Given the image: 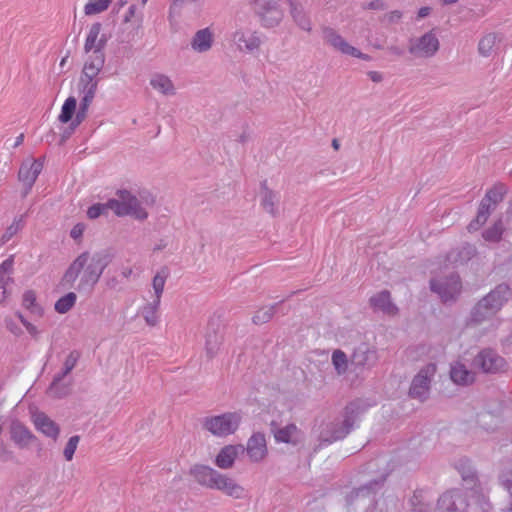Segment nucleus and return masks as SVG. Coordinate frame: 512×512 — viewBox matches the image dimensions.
Segmentation results:
<instances>
[{"mask_svg":"<svg viewBox=\"0 0 512 512\" xmlns=\"http://www.w3.org/2000/svg\"><path fill=\"white\" fill-rule=\"evenodd\" d=\"M112 258L113 255L109 250L97 251L92 255L89 252H83L70 264L62 281L72 287L82 273L77 290L92 289Z\"/></svg>","mask_w":512,"mask_h":512,"instance_id":"nucleus-1","label":"nucleus"},{"mask_svg":"<svg viewBox=\"0 0 512 512\" xmlns=\"http://www.w3.org/2000/svg\"><path fill=\"white\" fill-rule=\"evenodd\" d=\"M190 474L199 485L221 491L234 499H241L245 495V489L234 479L209 466L195 465L190 469Z\"/></svg>","mask_w":512,"mask_h":512,"instance_id":"nucleus-2","label":"nucleus"},{"mask_svg":"<svg viewBox=\"0 0 512 512\" xmlns=\"http://www.w3.org/2000/svg\"><path fill=\"white\" fill-rule=\"evenodd\" d=\"M360 412V404L356 401L350 402L343 410L341 421L328 423L320 432L319 440L324 444H331L345 438L353 428L356 418Z\"/></svg>","mask_w":512,"mask_h":512,"instance_id":"nucleus-3","label":"nucleus"},{"mask_svg":"<svg viewBox=\"0 0 512 512\" xmlns=\"http://www.w3.org/2000/svg\"><path fill=\"white\" fill-rule=\"evenodd\" d=\"M511 296L509 285L502 283L484 296L473 308L472 319L479 323L496 314Z\"/></svg>","mask_w":512,"mask_h":512,"instance_id":"nucleus-4","label":"nucleus"},{"mask_svg":"<svg viewBox=\"0 0 512 512\" xmlns=\"http://www.w3.org/2000/svg\"><path fill=\"white\" fill-rule=\"evenodd\" d=\"M117 198L109 199L108 205L117 216L130 215L138 220H144L148 213L136 196L127 190H118Z\"/></svg>","mask_w":512,"mask_h":512,"instance_id":"nucleus-5","label":"nucleus"},{"mask_svg":"<svg viewBox=\"0 0 512 512\" xmlns=\"http://www.w3.org/2000/svg\"><path fill=\"white\" fill-rule=\"evenodd\" d=\"M242 416L238 412H227L221 415L206 417L203 427L217 437L233 434L239 427Z\"/></svg>","mask_w":512,"mask_h":512,"instance_id":"nucleus-6","label":"nucleus"},{"mask_svg":"<svg viewBox=\"0 0 512 512\" xmlns=\"http://www.w3.org/2000/svg\"><path fill=\"white\" fill-rule=\"evenodd\" d=\"M232 41L239 52L256 54L264 42V36L257 30L240 27L232 34Z\"/></svg>","mask_w":512,"mask_h":512,"instance_id":"nucleus-7","label":"nucleus"},{"mask_svg":"<svg viewBox=\"0 0 512 512\" xmlns=\"http://www.w3.org/2000/svg\"><path fill=\"white\" fill-rule=\"evenodd\" d=\"M437 371L434 363H429L422 367L414 376L409 389V395L414 399L424 401L428 399L431 381Z\"/></svg>","mask_w":512,"mask_h":512,"instance_id":"nucleus-8","label":"nucleus"},{"mask_svg":"<svg viewBox=\"0 0 512 512\" xmlns=\"http://www.w3.org/2000/svg\"><path fill=\"white\" fill-rule=\"evenodd\" d=\"M254 11L265 28L278 26L284 16L282 9L274 0H255Z\"/></svg>","mask_w":512,"mask_h":512,"instance_id":"nucleus-9","label":"nucleus"},{"mask_svg":"<svg viewBox=\"0 0 512 512\" xmlns=\"http://www.w3.org/2000/svg\"><path fill=\"white\" fill-rule=\"evenodd\" d=\"M439 40L435 33L429 31L420 37L409 40V52L417 58L433 57L439 50Z\"/></svg>","mask_w":512,"mask_h":512,"instance_id":"nucleus-10","label":"nucleus"},{"mask_svg":"<svg viewBox=\"0 0 512 512\" xmlns=\"http://www.w3.org/2000/svg\"><path fill=\"white\" fill-rule=\"evenodd\" d=\"M506 361L493 349L481 350L473 360V366L484 373L495 374L505 369Z\"/></svg>","mask_w":512,"mask_h":512,"instance_id":"nucleus-11","label":"nucleus"},{"mask_svg":"<svg viewBox=\"0 0 512 512\" xmlns=\"http://www.w3.org/2000/svg\"><path fill=\"white\" fill-rule=\"evenodd\" d=\"M430 288L433 292L437 293L444 302L453 300L461 291L460 277L452 273L443 279H432L430 281Z\"/></svg>","mask_w":512,"mask_h":512,"instance_id":"nucleus-12","label":"nucleus"},{"mask_svg":"<svg viewBox=\"0 0 512 512\" xmlns=\"http://www.w3.org/2000/svg\"><path fill=\"white\" fill-rule=\"evenodd\" d=\"M466 508L467 503L462 492L451 490L439 498L435 512H466Z\"/></svg>","mask_w":512,"mask_h":512,"instance_id":"nucleus-13","label":"nucleus"},{"mask_svg":"<svg viewBox=\"0 0 512 512\" xmlns=\"http://www.w3.org/2000/svg\"><path fill=\"white\" fill-rule=\"evenodd\" d=\"M378 352L375 347L367 343L358 345L351 355V364L356 368L370 369L378 362Z\"/></svg>","mask_w":512,"mask_h":512,"instance_id":"nucleus-14","label":"nucleus"},{"mask_svg":"<svg viewBox=\"0 0 512 512\" xmlns=\"http://www.w3.org/2000/svg\"><path fill=\"white\" fill-rule=\"evenodd\" d=\"M11 441L17 448L25 450L29 449L34 443L38 441L37 437L19 421H13L9 428Z\"/></svg>","mask_w":512,"mask_h":512,"instance_id":"nucleus-15","label":"nucleus"},{"mask_svg":"<svg viewBox=\"0 0 512 512\" xmlns=\"http://www.w3.org/2000/svg\"><path fill=\"white\" fill-rule=\"evenodd\" d=\"M42 169L43 163L39 160L26 161L21 165L18 179L25 186L24 196L30 192Z\"/></svg>","mask_w":512,"mask_h":512,"instance_id":"nucleus-16","label":"nucleus"},{"mask_svg":"<svg viewBox=\"0 0 512 512\" xmlns=\"http://www.w3.org/2000/svg\"><path fill=\"white\" fill-rule=\"evenodd\" d=\"M105 63V54L99 49L97 51H91L88 59L86 60L83 68V75L80 78V82H86L91 80L92 82H98L96 76L102 70Z\"/></svg>","mask_w":512,"mask_h":512,"instance_id":"nucleus-17","label":"nucleus"},{"mask_svg":"<svg viewBox=\"0 0 512 512\" xmlns=\"http://www.w3.org/2000/svg\"><path fill=\"white\" fill-rule=\"evenodd\" d=\"M271 430L276 442L297 445L301 441V431L293 423L284 427H278L275 423H272Z\"/></svg>","mask_w":512,"mask_h":512,"instance_id":"nucleus-18","label":"nucleus"},{"mask_svg":"<svg viewBox=\"0 0 512 512\" xmlns=\"http://www.w3.org/2000/svg\"><path fill=\"white\" fill-rule=\"evenodd\" d=\"M102 25L99 22H96L91 25L88 35L86 37V41L84 44L85 53H90L91 51H97L98 48L101 52H104V48L107 44V37L105 34L100 35Z\"/></svg>","mask_w":512,"mask_h":512,"instance_id":"nucleus-19","label":"nucleus"},{"mask_svg":"<svg viewBox=\"0 0 512 512\" xmlns=\"http://www.w3.org/2000/svg\"><path fill=\"white\" fill-rule=\"evenodd\" d=\"M247 454L251 461L259 462L267 455L266 439L262 433H254L247 442Z\"/></svg>","mask_w":512,"mask_h":512,"instance_id":"nucleus-20","label":"nucleus"},{"mask_svg":"<svg viewBox=\"0 0 512 512\" xmlns=\"http://www.w3.org/2000/svg\"><path fill=\"white\" fill-rule=\"evenodd\" d=\"M279 200V193L269 189L267 187V181L264 180L261 183L260 192V205L263 210L272 216H276L278 213Z\"/></svg>","mask_w":512,"mask_h":512,"instance_id":"nucleus-21","label":"nucleus"},{"mask_svg":"<svg viewBox=\"0 0 512 512\" xmlns=\"http://www.w3.org/2000/svg\"><path fill=\"white\" fill-rule=\"evenodd\" d=\"M244 450L243 445H227L216 456L215 464L221 469H229L233 466L237 456Z\"/></svg>","mask_w":512,"mask_h":512,"instance_id":"nucleus-22","label":"nucleus"},{"mask_svg":"<svg viewBox=\"0 0 512 512\" xmlns=\"http://www.w3.org/2000/svg\"><path fill=\"white\" fill-rule=\"evenodd\" d=\"M322 37L325 43L343 54L348 55L352 48V45H350L335 29L331 27H322Z\"/></svg>","mask_w":512,"mask_h":512,"instance_id":"nucleus-23","label":"nucleus"},{"mask_svg":"<svg viewBox=\"0 0 512 512\" xmlns=\"http://www.w3.org/2000/svg\"><path fill=\"white\" fill-rule=\"evenodd\" d=\"M369 303L374 310H378L387 315H395L398 308L392 303L390 292L383 290L369 299Z\"/></svg>","mask_w":512,"mask_h":512,"instance_id":"nucleus-24","label":"nucleus"},{"mask_svg":"<svg viewBox=\"0 0 512 512\" xmlns=\"http://www.w3.org/2000/svg\"><path fill=\"white\" fill-rule=\"evenodd\" d=\"M289 9L290 15L295 22V24L302 30L310 32L312 29L311 20L308 14L305 12L303 5L297 0H286Z\"/></svg>","mask_w":512,"mask_h":512,"instance_id":"nucleus-25","label":"nucleus"},{"mask_svg":"<svg viewBox=\"0 0 512 512\" xmlns=\"http://www.w3.org/2000/svg\"><path fill=\"white\" fill-rule=\"evenodd\" d=\"M66 378L67 377H61L59 374H56L53 377V380L47 389L49 397L60 399L71 393L73 382L71 379Z\"/></svg>","mask_w":512,"mask_h":512,"instance_id":"nucleus-26","label":"nucleus"},{"mask_svg":"<svg viewBox=\"0 0 512 512\" xmlns=\"http://www.w3.org/2000/svg\"><path fill=\"white\" fill-rule=\"evenodd\" d=\"M223 334L218 328L209 327L205 336V353L209 359L214 358L223 344Z\"/></svg>","mask_w":512,"mask_h":512,"instance_id":"nucleus-27","label":"nucleus"},{"mask_svg":"<svg viewBox=\"0 0 512 512\" xmlns=\"http://www.w3.org/2000/svg\"><path fill=\"white\" fill-rule=\"evenodd\" d=\"M214 37L209 28L198 30L191 40V48L197 53H204L211 49Z\"/></svg>","mask_w":512,"mask_h":512,"instance_id":"nucleus-28","label":"nucleus"},{"mask_svg":"<svg viewBox=\"0 0 512 512\" xmlns=\"http://www.w3.org/2000/svg\"><path fill=\"white\" fill-rule=\"evenodd\" d=\"M33 423L37 430L47 437L56 439L59 435V426L44 413H36L33 416Z\"/></svg>","mask_w":512,"mask_h":512,"instance_id":"nucleus-29","label":"nucleus"},{"mask_svg":"<svg viewBox=\"0 0 512 512\" xmlns=\"http://www.w3.org/2000/svg\"><path fill=\"white\" fill-rule=\"evenodd\" d=\"M150 85L153 89L165 96H173L176 94V88L172 80L165 74H153L150 78Z\"/></svg>","mask_w":512,"mask_h":512,"instance_id":"nucleus-30","label":"nucleus"},{"mask_svg":"<svg viewBox=\"0 0 512 512\" xmlns=\"http://www.w3.org/2000/svg\"><path fill=\"white\" fill-rule=\"evenodd\" d=\"M496 209V207L486 201L483 197L478 208V212L476 218L470 222L468 225V230L470 232L478 230L482 225H484L489 218L490 214Z\"/></svg>","mask_w":512,"mask_h":512,"instance_id":"nucleus-31","label":"nucleus"},{"mask_svg":"<svg viewBox=\"0 0 512 512\" xmlns=\"http://www.w3.org/2000/svg\"><path fill=\"white\" fill-rule=\"evenodd\" d=\"M450 377L453 382L459 385H467L474 381V373L459 362L451 366Z\"/></svg>","mask_w":512,"mask_h":512,"instance_id":"nucleus-32","label":"nucleus"},{"mask_svg":"<svg viewBox=\"0 0 512 512\" xmlns=\"http://www.w3.org/2000/svg\"><path fill=\"white\" fill-rule=\"evenodd\" d=\"M161 300L152 298V301L146 303L139 309V314L144 318L149 326H156L159 322L158 310Z\"/></svg>","mask_w":512,"mask_h":512,"instance_id":"nucleus-33","label":"nucleus"},{"mask_svg":"<svg viewBox=\"0 0 512 512\" xmlns=\"http://www.w3.org/2000/svg\"><path fill=\"white\" fill-rule=\"evenodd\" d=\"M500 42V37L497 33L490 32L484 35L478 43L479 54L483 57H489L496 52L497 44Z\"/></svg>","mask_w":512,"mask_h":512,"instance_id":"nucleus-34","label":"nucleus"},{"mask_svg":"<svg viewBox=\"0 0 512 512\" xmlns=\"http://www.w3.org/2000/svg\"><path fill=\"white\" fill-rule=\"evenodd\" d=\"M169 275H170V272L167 267L160 268L157 271V273L154 275V277L152 279V288L154 291V295H153L154 299L161 300V297H162V294L164 291V286H165L166 280L169 277Z\"/></svg>","mask_w":512,"mask_h":512,"instance_id":"nucleus-35","label":"nucleus"},{"mask_svg":"<svg viewBox=\"0 0 512 512\" xmlns=\"http://www.w3.org/2000/svg\"><path fill=\"white\" fill-rule=\"evenodd\" d=\"M80 84L82 85V88L80 90V92L82 94V98H81L79 106L88 109L95 97L97 87H98V82H92L91 80H86V82L85 81L80 82Z\"/></svg>","mask_w":512,"mask_h":512,"instance_id":"nucleus-36","label":"nucleus"},{"mask_svg":"<svg viewBox=\"0 0 512 512\" xmlns=\"http://www.w3.org/2000/svg\"><path fill=\"white\" fill-rule=\"evenodd\" d=\"M22 305L33 315L41 316L43 314V309L37 303L36 294L32 290H28L23 294Z\"/></svg>","mask_w":512,"mask_h":512,"instance_id":"nucleus-37","label":"nucleus"},{"mask_svg":"<svg viewBox=\"0 0 512 512\" xmlns=\"http://www.w3.org/2000/svg\"><path fill=\"white\" fill-rule=\"evenodd\" d=\"M77 107V101L75 97H68L61 109V113L58 116V120L61 123H68L69 121H72L73 115L76 112Z\"/></svg>","mask_w":512,"mask_h":512,"instance_id":"nucleus-38","label":"nucleus"},{"mask_svg":"<svg viewBox=\"0 0 512 512\" xmlns=\"http://www.w3.org/2000/svg\"><path fill=\"white\" fill-rule=\"evenodd\" d=\"M278 308L279 304H275L259 309L252 318L253 323L256 325H261L269 322Z\"/></svg>","mask_w":512,"mask_h":512,"instance_id":"nucleus-39","label":"nucleus"},{"mask_svg":"<svg viewBox=\"0 0 512 512\" xmlns=\"http://www.w3.org/2000/svg\"><path fill=\"white\" fill-rule=\"evenodd\" d=\"M112 0H89L84 6V13L87 16L96 15L108 9Z\"/></svg>","mask_w":512,"mask_h":512,"instance_id":"nucleus-40","label":"nucleus"},{"mask_svg":"<svg viewBox=\"0 0 512 512\" xmlns=\"http://www.w3.org/2000/svg\"><path fill=\"white\" fill-rule=\"evenodd\" d=\"M77 296L74 292H69L59 298L55 303V310L60 314H65L75 305Z\"/></svg>","mask_w":512,"mask_h":512,"instance_id":"nucleus-41","label":"nucleus"},{"mask_svg":"<svg viewBox=\"0 0 512 512\" xmlns=\"http://www.w3.org/2000/svg\"><path fill=\"white\" fill-rule=\"evenodd\" d=\"M504 232L502 220L496 221L491 227L486 229L482 236L486 241L499 242Z\"/></svg>","mask_w":512,"mask_h":512,"instance_id":"nucleus-42","label":"nucleus"},{"mask_svg":"<svg viewBox=\"0 0 512 512\" xmlns=\"http://www.w3.org/2000/svg\"><path fill=\"white\" fill-rule=\"evenodd\" d=\"M332 364L338 375H342L347 371L348 359L342 350H335L332 353Z\"/></svg>","mask_w":512,"mask_h":512,"instance_id":"nucleus-43","label":"nucleus"},{"mask_svg":"<svg viewBox=\"0 0 512 512\" xmlns=\"http://www.w3.org/2000/svg\"><path fill=\"white\" fill-rule=\"evenodd\" d=\"M499 482L510 496L509 506L503 512H512V470L503 471L499 475Z\"/></svg>","mask_w":512,"mask_h":512,"instance_id":"nucleus-44","label":"nucleus"},{"mask_svg":"<svg viewBox=\"0 0 512 512\" xmlns=\"http://www.w3.org/2000/svg\"><path fill=\"white\" fill-rule=\"evenodd\" d=\"M79 358L80 353L78 351H71L64 361L62 370L58 374L61 377H67L76 366Z\"/></svg>","mask_w":512,"mask_h":512,"instance_id":"nucleus-45","label":"nucleus"},{"mask_svg":"<svg viewBox=\"0 0 512 512\" xmlns=\"http://www.w3.org/2000/svg\"><path fill=\"white\" fill-rule=\"evenodd\" d=\"M504 194H505L504 186L499 185V186H494L493 188L489 189L486 192L484 198L486 199V201H489V203L493 204L496 207L497 204L503 200Z\"/></svg>","mask_w":512,"mask_h":512,"instance_id":"nucleus-46","label":"nucleus"},{"mask_svg":"<svg viewBox=\"0 0 512 512\" xmlns=\"http://www.w3.org/2000/svg\"><path fill=\"white\" fill-rule=\"evenodd\" d=\"M80 441V437L78 435H74L69 438L68 442L63 451L64 458L67 461H71L73 459L74 453L77 449L78 443Z\"/></svg>","mask_w":512,"mask_h":512,"instance_id":"nucleus-47","label":"nucleus"},{"mask_svg":"<svg viewBox=\"0 0 512 512\" xmlns=\"http://www.w3.org/2000/svg\"><path fill=\"white\" fill-rule=\"evenodd\" d=\"M16 456L14 451L3 441L0 443V462H15Z\"/></svg>","mask_w":512,"mask_h":512,"instance_id":"nucleus-48","label":"nucleus"},{"mask_svg":"<svg viewBox=\"0 0 512 512\" xmlns=\"http://www.w3.org/2000/svg\"><path fill=\"white\" fill-rule=\"evenodd\" d=\"M108 209H110V206L108 205V201L106 203H97L92 205L87 210V216L90 219H96L101 214L105 213Z\"/></svg>","mask_w":512,"mask_h":512,"instance_id":"nucleus-49","label":"nucleus"},{"mask_svg":"<svg viewBox=\"0 0 512 512\" xmlns=\"http://www.w3.org/2000/svg\"><path fill=\"white\" fill-rule=\"evenodd\" d=\"M410 504L414 512H426L427 510V505L424 503L421 493H414L410 499Z\"/></svg>","mask_w":512,"mask_h":512,"instance_id":"nucleus-50","label":"nucleus"},{"mask_svg":"<svg viewBox=\"0 0 512 512\" xmlns=\"http://www.w3.org/2000/svg\"><path fill=\"white\" fill-rule=\"evenodd\" d=\"M22 228V218L17 221H14L3 234L2 239L4 241L10 240L20 229Z\"/></svg>","mask_w":512,"mask_h":512,"instance_id":"nucleus-51","label":"nucleus"},{"mask_svg":"<svg viewBox=\"0 0 512 512\" xmlns=\"http://www.w3.org/2000/svg\"><path fill=\"white\" fill-rule=\"evenodd\" d=\"M401 18H402V12L399 10H394V11H391V12L383 15L380 20H381V22L389 25V24L398 23Z\"/></svg>","mask_w":512,"mask_h":512,"instance_id":"nucleus-52","label":"nucleus"},{"mask_svg":"<svg viewBox=\"0 0 512 512\" xmlns=\"http://www.w3.org/2000/svg\"><path fill=\"white\" fill-rule=\"evenodd\" d=\"M87 112V108L79 106L78 110L75 112V118L71 122L72 129L76 128L85 120V118L87 117Z\"/></svg>","mask_w":512,"mask_h":512,"instance_id":"nucleus-53","label":"nucleus"},{"mask_svg":"<svg viewBox=\"0 0 512 512\" xmlns=\"http://www.w3.org/2000/svg\"><path fill=\"white\" fill-rule=\"evenodd\" d=\"M14 260L13 257H9L4 260L0 265V275H10L13 271Z\"/></svg>","mask_w":512,"mask_h":512,"instance_id":"nucleus-54","label":"nucleus"},{"mask_svg":"<svg viewBox=\"0 0 512 512\" xmlns=\"http://www.w3.org/2000/svg\"><path fill=\"white\" fill-rule=\"evenodd\" d=\"M12 282V278L10 275H0V287L3 290V299L0 301L1 303L4 301L7 293V286Z\"/></svg>","mask_w":512,"mask_h":512,"instance_id":"nucleus-55","label":"nucleus"},{"mask_svg":"<svg viewBox=\"0 0 512 512\" xmlns=\"http://www.w3.org/2000/svg\"><path fill=\"white\" fill-rule=\"evenodd\" d=\"M348 55L356 57V58H360V59L365 60V61H369L371 59V57L368 54L362 53L359 49H357L354 46H352V48L350 49Z\"/></svg>","mask_w":512,"mask_h":512,"instance_id":"nucleus-56","label":"nucleus"},{"mask_svg":"<svg viewBox=\"0 0 512 512\" xmlns=\"http://www.w3.org/2000/svg\"><path fill=\"white\" fill-rule=\"evenodd\" d=\"M5 323H6V327H7V329H8L10 332H12L13 334H15V335H19V334L22 332V331H21V329L17 326V324H15V323L13 322V320H11V319H8V318H7V319L5 320Z\"/></svg>","mask_w":512,"mask_h":512,"instance_id":"nucleus-57","label":"nucleus"},{"mask_svg":"<svg viewBox=\"0 0 512 512\" xmlns=\"http://www.w3.org/2000/svg\"><path fill=\"white\" fill-rule=\"evenodd\" d=\"M366 8L372 10H383L385 9V3L382 0H373L367 4Z\"/></svg>","mask_w":512,"mask_h":512,"instance_id":"nucleus-58","label":"nucleus"},{"mask_svg":"<svg viewBox=\"0 0 512 512\" xmlns=\"http://www.w3.org/2000/svg\"><path fill=\"white\" fill-rule=\"evenodd\" d=\"M83 230H84L83 226H82V225H80V224H77V225H75V226L72 228V230H71V232H70V236H71L73 239H78V238H80V237L82 236V234H83Z\"/></svg>","mask_w":512,"mask_h":512,"instance_id":"nucleus-59","label":"nucleus"},{"mask_svg":"<svg viewBox=\"0 0 512 512\" xmlns=\"http://www.w3.org/2000/svg\"><path fill=\"white\" fill-rule=\"evenodd\" d=\"M475 252H476L475 247L467 244L466 246H464L462 248L461 254L464 253L466 259H470L475 254Z\"/></svg>","mask_w":512,"mask_h":512,"instance_id":"nucleus-60","label":"nucleus"},{"mask_svg":"<svg viewBox=\"0 0 512 512\" xmlns=\"http://www.w3.org/2000/svg\"><path fill=\"white\" fill-rule=\"evenodd\" d=\"M368 77L375 83H379L383 80V75L377 71H369Z\"/></svg>","mask_w":512,"mask_h":512,"instance_id":"nucleus-61","label":"nucleus"},{"mask_svg":"<svg viewBox=\"0 0 512 512\" xmlns=\"http://www.w3.org/2000/svg\"><path fill=\"white\" fill-rule=\"evenodd\" d=\"M383 481L384 480L371 482L369 485L359 488L358 493L364 494L365 491L371 490L373 488V486L381 485L383 483Z\"/></svg>","mask_w":512,"mask_h":512,"instance_id":"nucleus-62","label":"nucleus"},{"mask_svg":"<svg viewBox=\"0 0 512 512\" xmlns=\"http://www.w3.org/2000/svg\"><path fill=\"white\" fill-rule=\"evenodd\" d=\"M389 53L401 57L404 55V50L398 46H390L388 47Z\"/></svg>","mask_w":512,"mask_h":512,"instance_id":"nucleus-63","label":"nucleus"},{"mask_svg":"<svg viewBox=\"0 0 512 512\" xmlns=\"http://www.w3.org/2000/svg\"><path fill=\"white\" fill-rule=\"evenodd\" d=\"M25 328L27 329L28 333L33 336V337H36L38 335V330L36 328V326H34L33 324H31L30 322L29 323H25Z\"/></svg>","mask_w":512,"mask_h":512,"instance_id":"nucleus-64","label":"nucleus"}]
</instances>
